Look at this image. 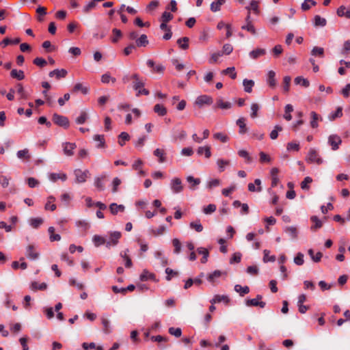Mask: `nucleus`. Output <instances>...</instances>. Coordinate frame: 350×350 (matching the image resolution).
I'll list each match as a JSON object with an SVG mask.
<instances>
[{"instance_id":"46","label":"nucleus","mask_w":350,"mask_h":350,"mask_svg":"<svg viewBox=\"0 0 350 350\" xmlns=\"http://www.w3.org/2000/svg\"><path fill=\"white\" fill-rule=\"evenodd\" d=\"M82 347L83 348L84 350H88V349H94L96 350H103V347H102L100 345L96 346V345L94 342H90V343L83 342L82 344Z\"/></svg>"},{"instance_id":"54","label":"nucleus","mask_w":350,"mask_h":350,"mask_svg":"<svg viewBox=\"0 0 350 350\" xmlns=\"http://www.w3.org/2000/svg\"><path fill=\"white\" fill-rule=\"evenodd\" d=\"M293 111V107L291 105L288 104L285 106V113L284 114V118L287 120L290 121L292 119V116L291 115V113Z\"/></svg>"},{"instance_id":"8","label":"nucleus","mask_w":350,"mask_h":350,"mask_svg":"<svg viewBox=\"0 0 350 350\" xmlns=\"http://www.w3.org/2000/svg\"><path fill=\"white\" fill-rule=\"evenodd\" d=\"M170 187L174 193H180L183 190L182 181L179 178H174L172 179L170 183Z\"/></svg>"},{"instance_id":"2","label":"nucleus","mask_w":350,"mask_h":350,"mask_svg":"<svg viewBox=\"0 0 350 350\" xmlns=\"http://www.w3.org/2000/svg\"><path fill=\"white\" fill-rule=\"evenodd\" d=\"M306 161L310 163H316L317 165H321L323 163V161L320 157L318 152L314 148H310L308 152V154L306 157Z\"/></svg>"},{"instance_id":"28","label":"nucleus","mask_w":350,"mask_h":350,"mask_svg":"<svg viewBox=\"0 0 350 350\" xmlns=\"http://www.w3.org/2000/svg\"><path fill=\"white\" fill-rule=\"evenodd\" d=\"M245 119L244 118H239L237 120V124L239 127V133L245 134L247 131V129L245 124Z\"/></svg>"},{"instance_id":"49","label":"nucleus","mask_w":350,"mask_h":350,"mask_svg":"<svg viewBox=\"0 0 350 350\" xmlns=\"http://www.w3.org/2000/svg\"><path fill=\"white\" fill-rule=\"evenodd\" d=\"M18 158L21 159H25L28 161L30 159L28 149L25 148L23 150H18L16 153Z\"/></svg>"},{"instance_id":"44","label":"nucleus","mask_w":350,"mask_h":350,"mask_svg":"<svg viewBox=\"0 0 350 350\" xmlns=\"http://www.w3.org/2000/svg\"><path fill=\"white\" fill-rule=\"evenodd\" d=\"M284 232L286 233H287L292 239H296L297 237V230L296 227H294V226L286 227L284 229Z\"/></svg>"},{"instance_id":"47","label":"nucleus","mask_w":350,"mask_h":350,"mask_svg":"<svg viewBox=\"0 0 350 350\" xmlns=\"http://www.w3.org/2000/svg\"><path fill=\"white\" fill-rule=\"evenodd\" d=\"M130 139V135L126 132H122L118 136V144L123 146L126 141Z\"/></svg>"},{"instance_id":"7","label":"nucleus","mask_w":350,"mask_h":350,"mask_svg":"<svg viewBox=\"0 0 350 350\" xmlns=\"http://www.w3.org/2000/svg\"><path fill=\"white\" fill-rule=\"evenodd\" d=\"M53 121L55 124L58 126L68 128L69 126V120L67 117L59 115L57 113H54L53 116Z\"/></svg>"},{"instance_id":"17","label":"nucleus","mask_w":350,"mask_h":350,"mask_svg":"<svg viewBox=\"0 0 350 350\" xmlns=\"http://www.w3.org/2000/svg\"><path fill=\"white\" fill-rule=\"evenodd\" d=\"M336 14L339 17H345L350 19V9L345 5H340L336 10Z\"/></svg>"},{"instance_id":"10","label":"nucleus","mask_w":350,"mask_h":350,"mask_svg":"<svg viewBox=\"0 0 350 350\" xmlns=\"http://www.w3.org/2000/svg\"><path fill=\"white\" fill-rule=\"evenodd\" d=\"M107 178V175L105 174H103L100 175V176H97L94 179V186L97 189L98 191H102L105 189V181Z\"/></svg>"},{"instance_id":"45","label":"nucleus","mask_w":350,"mask_h":350,"mask_svg":"<svg viewBox=\"0 0 350 350\" xmlns=\"http://www.w3.org/2000/svg\"><path fill=\"white\" fill-rule=\"evenodd\" d=\"M234 291L240 294L241 296H243L245 294H247L250 292V288L248 286H242L239 284H236L234 286Z\"/></svg>"},{"instance_id":"9","label":"nucleus","mask_w":350,"mask_h":350,"mask_svg":"<svg viewBox=\"0 0 350 350\" xmlns=\"http://www.w3.org/2000/svg\"><path fill=\"white\" fill-rule=\"evenodd\" d=\"M262 299V296L260 295H258L256 298L247 299L246 301V305L247 306H259L261 308H263L266 304L265 302L261 301Z\"/></svg>"},{"instance_id":"21","label":"nucleus","mask_w":350,"mask_h":350,"mask_svg":"<svg viewBox=\"0 0 350 350\" xmlns=\"http://www.w3.org/2000/svg\"><path fill=\"white\" fill-rule=\"evenodd\" d=\"M216 107L221 109H228L232 107V103L228 101H224L221 98H219L216 101Z\"/></svg>"},{"instance_id":"23","label":"nucleus","mask_w":350,"mask_h":350,"mask_svg":"<svg viewBox=\"0 0 350 350\" xmlns=\"http://www.w3.org/2000/svg\"><path fill=\"white\" fill-rule=\"evenodd\" d=\"M266 51L263 49H256L250 52L249 55L253 59H256L259 57L264 55Z\"/></svg>"},{"instance_id":"15","label":"nucleus","mask_w":350,"mask_h":350,"mask_svg":"<svg viewBox=\"0 0 350 350\" xmlns=\"http://www.w3.org/2000/svg\"><path fill=\"white\" fill-rule=\"evenodd\" d=\"M67 73L65 69H55L51 71L49 75L50 77H55L57 79H59L66 77Z\"/></svg>"},{"instance_id":"43","label":"nucleus","mask_w":350,"mask_h":350,"mask_svg":"<svg viewBox=\"0 0 350 350\" xmlns=\"http://www.w3.org/2000/svg\"><path fill=\"white\" fill-rule=\"evenodd\" d=\"M189 226L191 229L195 230L198 232H200L203 230V226L201 224L200 221L199 219L191 221L189 224Z\"/></svg>"},{"instance_id":"22","label":"nucleus","mask_w":350,"mask_h":350,"mask_svg":"<svg viewBox=\"0 0 350 350\" xmlns=\"http://www.w3.org/2000/svg\"><path fill=\"white\" fill-rule=\"evenodd\" d=\"M197 252L199 254L202 255L201 262L203 264L206 263L209 256V251L205 247H200L197 249Z\"/></svg>"},{"instance_id":"13","label":"nucleus","mask_w":350,"mask_h":350,"mask_svg":"<svg viewBox=\"0 0 350 350\" xmlns=\"http://www.w3.org/2000/svg\"><path fill=\"white\" fill-rule=\"evenodd\" d=\"M310 126L312 129H316L319 126V122L322 121V118L320 115L317 113L315 111L310 112Z\"/></svg>"},{"instance_id":"40","label":"nucleus","mask_w":350,"mask_h":350,"mask_svg":"<svg viewBox=\"0 0 350 350\" xmlns=\"http://www.w3.org/2000/svg\"><path fill=\"white\" fill-rule=\"evenodd\" d=\"M310 220L314 224V225L311 226L312 230H316L323 226L322 221L317 216L311 217Z\"/></svg>"},{"instance_id":"64","label":"nucleus","mask_w":350,"mask_h":350,"mask_svg":"<svg viewBox=\"0 0 350 350\" xmlns=\"http://www.w3.org/2000/svg\"><path fill=\"white\" fill-rule=\"evenodd\" d=\"M312 182V178L307 176L301 183V188L303 190H308L310 189L309 185Z\"/></svg>"},{"instance_id":"18","label":"nucleus","mask_w":350,"mask_h":350,"mask_svg":"<svg viewBox=\"0 0 350 350\" xmlns=\"http://www.w3.org/2000/svg\"><path fill=\"white\" fill-rule=\"evenodd\" d=\"M279 173V169L277 167H273L271 170L270 174L271 177V187H276L279 183V178L278 174Z\"/></svg>"},{"instance_id":"52","label":"nucleus","mask_w":350,"mask_h":350,"mask_svg":"<svg viewBox=\"0 0 350 350\" xmlns=\"http://www.w3.org/2000/svg\"><path fill=\"white\" fill-rule=\"evenodd\" d=\"M342 116V109L340 107H338L336 110L330 113L328 116L329 120L333 121L337 118H340Z\"/></svg>"},{"instance_id":"20","label":"nucleus","mask_w":350,"mask_h":350,"mask_svg":"<svg viewBox=\"0 0 350 350\" xmlns=\"http://www.w3.org/2000/svg\"><path fill=\"white\" fill-rule=\"evenodd\" d=\"M49 178L53 182H56L59 179L65 181L67 179V175L65 173H51Z\"/></svg>"},{"instance_id":"27","label":"nucleus","mask_w":350,"mask_h":350,"mask_svg":"<svg viewBox=\"0 0 350 350\" xmlns=\"http://www.w3.org/2000/svg\"><path fill=\"white\" fill-rule=\"evenodd\" d=\"M20 42H21V39L19 38H14L13 40L10 39L8 38H5V39H3L0 42V45H1V47L5 48L8 44H17Z\"/></svg>"},{"instance_id":"29","label":"nucleus","mask_w":350,"mask_h":350,"mask_svg":"<svg viewBox=\"0 0 350 350\" xmlns=\"http://www.w3.org/2000/svg\"><path fill=\"white\" fill-rule=\"evenodd\" d=\"M197 153L199 155L204 154L206 158H210L211 156V148L208 146H200L198 148Z\"/></svg>"},{"instance_id":"11","label":"nucleus","mask_w":350,"mask_h":350,"mask_svg":"<svg viewBox=\"0 0 350 350\" xmlns=\"http://www.w3.org/2000/svg\"><path fill=\"white\" fill-rule=\"evenodd\" d=\"M226 340V337L224 336H220L218 338V342L215 344L210 343L205 340H202L200 341V345L202 347H208V348H219L220 345Z\"/></svg>"},{"instance_id":"33","label":"nucleus","mask_w":350,"mask_h":350,"mask_svg":"<svg viewBox=\"0 0 350 350\" xmlns=\"http://www.w3.org/2000/svg\"><path fill=\"white\" fill-rule=\"evenodd\" d=\"M30 288L32 291H38V290L43 291V290L46 289L47 284L45 282H42V283L40 284L38 282H32L31 283Z\"/></svg>"},{"instance_id":"24","label":"nucleus","mask_w":350,"mask_h":350,"mask_svg":"<svg viewBox=\"0 0 350 350\" xmlns=\"http://www.w3.org/2000/svg\"><path fill=\"white\" fill-rule=\"evenodd\" d=\"M135 44V47H145L147 46L148 44L147 36L145 34L141 35L140 37L136 40Z\"/></svg>"},{"instance_id":"39","label":"nucleus","mask_w":350,"mask_h":350,"mask_svg":"<svg viewBox=\"0 0 350 350\" xmlns=\"http://www.w3.org/2000/svg\"><path fill=\"white\" fill-rule=\"evenodd\" d=\"M154 111L160 116H164L167 113L166 108L160 104H157L154 107Z\"/></svg>"},{"instance_id":"60","label":"nucleus","mask_w":350,"mask_h":350,"mask_svg":"<svg viewBox=\"0 0 350 350\" xmlns=\"http://www.w3.org/2000/svg\"><path fill=\"white\" fill-rule=\"evenodd\" d=\"M81 92L83 94H86L88 92V89L86 87H84L82 83H77L75 85L73 88V92Z\"/></svg>"},{"instance_id":"35","label":"nucleus","mask_w":350,"mask_h":350,"mask_svg":"<svg viewBox=\"0 0 350 350\" xmlns=\"http://www.w3.org/2000/svg\"><path fill=\"white\" fill-rule=\"evenodd\" d=\"M327 24L326 19L322 18L319 15H316L314 17V25L315 27H325Z\"/></svg>"},{"instance_id":"42","label":"nucleus","mask_w":350,"mask_h":350,"mask_svg":"<svg viewBox=\"0 0 350 350\" xmlns=\"http://www.w3.org/2000/svg\"><path fill=\"white\" fill-rule=\"evenodd\" d=\"M189 39L187 37H183L181 38H179L177 40V44L179 45L180 48L186 50L189 48Z\"/></svg>"},{"instance_id":"51","label":"nucleus","mask_w":350,"mask_h":350,"mask_svg":"<svg viewBox=\"0 0 350 350\" xmlns=\"http://www.w3.org/2000/svg\"><path fill=\"white\" fill-rule=\"evenodd\" d=\"M49 233L50 234V241H59L61 239V237L58 234H55V228L53 226H51L48 229Z\"/></svg>"},{"instance_id":"12","label":"nucleus","mask_w":350,"mask_h":350,"mask_svg":"<svg viewBox=\"0 0 350 350\" xmlns=\"http://www.w3.org/2000/svg\"><path fill=\"white\" fill-rule=\"evenodd\" d=\"M213 103V98L208 95H201L198 96L195 102V104L200 107H202L204 105H211Z\"/></svg>"},{"instance_id":"56","label":"nucleus","mask_w":350,"mask_h":350,"mask_svg":"<svg viewBox=\"0 0 350 350\" xmlns=\"http://www.w3.org/2000/svg\"><path fill=\"white\" fill-rule=\"evenodd\" d=\"M221 301H228V298L226 295H216L214 296V297L211 300V303L212 304H215L216 303H220Z\"/></svg>"},{"instance_id":"55","label":"nucleus","mask_w":350,"mask_h":350,"mask_svg":"<svg viewBox=\"0 0 350 350\" xmlns=\"http://www.w3.org/2000/svg\"><path fill=\"white\" fill-rule=\"evenodd\" d=\"M229 164H230V161L229 160H224V159H219L217 161V165L218 166L219 171L221 172L224 171L225 167L226 166H228Z\"/></svg>"},{"instance_id":"3","label":"nucleus","mask_w":350,"mask_h":350,"mask_svg":"<svg viewBox=\"0 0 350 350\" xmlns=\"http://www.w3.org/2000/svg\"><path fill=\"white\" fill-rule=\"evenodd\" d=\"M25 256L31 260H36L39 258L40 252L35 245L29 244L25 248Z\"/></svg>"},{"instance_id":"34","label":"nucleus","mask_w":350,"mask_h":350,"mask_svg":"<svg viewBox=\"0 0 350 350\" xmlns=\"http://www.w3.org/2000/svg\"><path fill=\"white\" fill-rule=\"evenodd\" d=\"M243 85L244 87V90L247 93H250L252 91V88L254 85V81L253 80L245 79L243 81Z\"/></svg>"},{"instance_id":"1","label":"nucleus","mask_w":350,"mask_h":350,"mask_svg":"<svg viewBox=\"0 0 350 350\" xmlns=\"http://www.w3.org/2000/svg\"><path fill=\"white\" fill-rule=\"evenodd\" d=\"M131 78L133 80V88L137 92V96H139L142 94L147 96L150 94V92L144 88L145 85L144 81L138 74L135 73L132 75Z\"/></svg>"},{"instance_id":"59","label":"nucleus","mask_w":350,"mask_h":350,"mask_svg":"<svg viewBox=\"0 0 350 350\" xmlns=\"http://www.w3.org/2000/svg\"><path fill=\"white\" fill-rule=\"evenodd\" d=\"M42 223L43 219L40 217L31 218L29 220V224L33 228H38Z\"/></svg>"},{"instance_id":"58","label":"nucleus","mask_w":350,"mask_h":350,"mask_svg":"<svg viewBox=\"0 0 350 350\" xmlns=\"http://www.w3.org/2000/svg\"><path fill=\"white\" fill-rule=\"evenodd\" d=\"M317 2L314 0H305L301 4V9L304 11L308 10L312 6L316 5Z\"/></svg>"},{"instance_id":"32","label":"nucleus","mask_w":350,"mask_h":350,"mask_svg":"<svg viewBox=\"0 0 350 350\" xmlns=\"http://www.w3.org/2000/svg\"><path fill=\"white\" fill-rule=\"evenodd\" d=\"M254 183L255 185H256L258 186L257 188H256L254 184L253 183H249L248 184V190L250 191H252V192H254V191H258V192H260L262 191V187L260 186L261 185V180L260 179H256L254 180Z\"/></svg>"},{"instance_id":"6","label":"nucleus","mask_w":350,"mask_h":350,"mask_svg":"<svg viewBox=\"0 0 350 350\" xmlns=\"http://www.w3.org/2000/svg\"><path fill=\"white\" fill-rule=\"evenodd\" d=\"M327 144L331 146L332 150L336 151L342 144V139L338 135L332 134L328 137Z\"/></svg>"},{"instance_id":"31","label":"nucleus","mask_w":350,"mask_h":350,"mask_svg":"<svg viewBox=\"0 0 350 350\" xmlns=\"http://www.w3.org/2000/svg\"><path fill=\"white\" fill-rule=\"evenodd\" d=\"M93 139L95 142H98V144L96 145L98 148H105V140L103 135H95L93 137Z\"/></svg>"},{"instance_id":"19","label":"nucleus","mask_w":350,"mask_h":350,"mask_svg":"<svg viewBox=\"0 0 350 350\" xmlns=\"http://www.w3.org/2000/svg\"><path fill=\"white\" fill-rule=\"evenodd\" d=\"M267 82L270 88H275L276 85L275 72L273 70H269L267 73Z\"/></svg>"},{"instance_id":"5","label":"nucleus","mask_w":350,"mask_h":350,"mask_svg":"<svg viewBox=\"0 0 350 350\" xmlns=\"http://www.w3.org/2000/svg\"><path fill=\"white\" fill-rule=\"evenodd\" d=\"M122 234L120 232L114 231L111 232L109 233V237L108 240H106V247L109 248L111 247L116 246L118 242L119 239L121 238Z\"/></svg>"},{"instance_id":"61","label":"nucleus","mask_w":350,"mask_h":350,"mask_svg":"<svg viewBox=\"0 0 350 350\" xmlns=\"http://www.w3.org/2000/svg\"><path fill=\"white\" fill-rule=\"evenodd\" d=\"M213 137L223 143L227 142L229 140L228 135L223 133H216L213 135Z\"/></svg>"},{"instance_id":"36","label":"nucleus","mask_w":350,"mask_h":350,"mask_svg":"<svg viewBox=\"0 0 350 350\" xmlns=\"http://www.w3.org/2000/svg\"><path fill=\"white\" fill-rule=\"evenodd\" d=\"M154 257L160 260L162 266H165L167 265V258L163 255L161 251H156L154 252Z\"/></svg>"},{"instance_id":"50","label":"nucleus","mask_w":350,"mask_h":350,"mask_svg":"<svg viewBox=\"0 0 350 350\" xmlns=\"http://www.w3.org/2000/svg\"><path fill=\"white\" fill-rule=\"evenodd\" d=\"M221 271L219 270L214 271L207 276V280L211 283H214L217 278H219L221 275Z\"/></svg>"},{"instance_id":"4","label":"nucleus","mask_w":350,"mask_h":350,"mask_svg":"<svg viewBox=\"0 0 350 350\" xmlns=\"http://www.w3.org/2000/svg\"><path fill=\"white\" fill-rule=\"evenodd\" d=\"M74 174L77 183H83L86 181L87 178H89L90 173L88 170L83 171L81 169H76L74 170Z\"/></svg>"},{"instance_id":"25","label":"nucleus","mask_w":350,"mask_h":350,"mask_svg":"<svg viewBox=\"0 0 350 350\" xmlns=\"http://www.w3.org/2000/svg\"><path fill=\"white\" fill-rule=\"evenodd\" d=\"M55 201V197L53 196H50L47 198V202L45 204L44 208L46 210H50L51 211H53L56 209V205L54 204V202Z\"/></svg>"},{"instance_id":"41","label":"nucleus","mask_w":350,"mask_h":350,"mask_svg":"<svg viewBox=\"0 0 350 350\" xmlns=\"http://www.w3.org/2000/svg\"><path fill=\"white\" fill-rule=\"evenodd\" d=\"M308 253L311 257L312 260L315 262H319L323 256V254L320 252H318L316 254H314V250L312 249L308 250Z\"/></svg>"},{"instance_id":"63","label":"nucleus","mask_w":350,"mask_h":350,"mask_svg":"<svg viewBox=\"0 0 350 350\" xmlns=\"http://www.w3.org/2000/svg\"><path fill=\"white\" fill-rule=\"evenodd\" d=\"M88 118V113L85 111H81L80 116L76 118V122L78 124H82L85 122Z\"/></svg>"},{"instance_id":"14","label":"nucleus","mask_w":350,"mask_h":350,"mask_svg":"<svg viewBox=\"0 0 350 350\" xmlns=\"http://www.w3.org/2000/svg\"><path fill=\"white\" fill-rule=\"evenodd\" d=\"M77 146L75 143L66 142L63 144L64 152L67 156H72L74 154V150Z\"/></svg>"},{"instance_id":"16","label":"nucleus","mask_w":350,"mask_h":350,"mask_svg":"<svg viewBox=\"0 0 350 350\" xmlns=\"http://www.w3.org/2000/svg\"><path fill=\"white\" fill-rule=\"evenodd\" d=\"M187 181L189 184V188L192 190H195L201 183L200 178H194L192 176H188L187 177Z\"/></svg>"},{"instance_id":"62","label":"nucleus","mask_w":350,"mask_h":350,"mask_svg":"<svg viewBox=\"0 0 350 350\" xmlns=\"http://www.w3.org/2000/svg\"><path fill=\"white\" fill-rule=\"evenodd\" d=\"M295 83L297 85H301L304 87H308L310 85V82L306 79L303 78L302 77H297L295 79Z\"/></svg>"},{"instance_id":"57","label":"nucleus","mask_w":350,"mask_h":350,"mask_svg":"<svg viewBox=\"0 0 350 350\" xmlns=\"http://www.w3.org/2000/svg\"><path fill=\"white\" fill-rule=\"evenodd\" d=\"M241 29H243V30H246V31H249L252 35H256V29H255V27H254V26L252 23H245V25L241 26Z\"/></svg>"},{"instance_id":"37","label":"nucleus","mask_w":350,"mask_h":350,"mask_svg":"<svg viewBox=\"0 0 350 350\" xmlns=\"http://www.w3.org/2000/svg\"><path fill=\"white\" fill-rule=\"evenodd\" d=\"M10 76L12 78L16 79L18 80H23L25 78L24 72L21 70H18L16 69L12 70V71L10 72Z\"/></svg>"},{"instance_id":"26","label":"nucleus","mask_w":350,"mask_h":350,"mask_svg":"<svg viewBox=\"0 0 350 350\" xmlns=\"http://www.w3.org/2000/svg\"><path fill=\"white\" fill-rule=\"evenodd\" d=\"M156 276L154 273L149 272L147 270H144L142 273L140 275V280L142 281H147L149 280H156Z\"/></svg>"},{"instance_id":"30","label":"nucleus","mask_w":350,"mask_h":350,"mask_svg":"<svg viewBox=\"0 0 350 350\" xmlns=\"http://www.w3.org/2000/svg\"><path fill=\"white\" fill-rule=\"evenodd\" d=\"M124 208V206L122 204L118 205L116 203H112L109 206L110 211L113 215H116L118 212H123Z\"/></svg>"},{"instance_id":"53","label":"nucleus","mask_w":350,"mask_h":350,"mask_svg":"<svg viewBox=\"0 0 350 350\" xmlns=\"http://www.w3.org/2000/svg\"><path fill=\"white\" fill-rule=\"evenodd\" d=\"M224 3L225 0H217L216 1H213L211 5V11L215 12L220 10L221 5Z\"/></svg>"},{"instance_id":"38","label":"nucleus","mask_w":350,"mask_h":350,"mask_svg":"<svg viewBox=\"0 0 350 350\" xmlns=\"http://www.w3.org/2000/svg\"><path fill=\"white\" fill-rule=\"evenodd\" d=\"M154 155L159 158V163H163L165 161L166 159L165 157V151L160 148H157L154 150L153 152Z\"/></svg>"},{"instance_id":"48","label":"nucleus","mask_w":350,"mask_h":350,"mask_svg":"<svg viewBox=\"0 0 350 350\" xmlns=\"http://www.w3.org/2000/svg\"><path fill=\"white\" fill-rule=\"evenodd\" d=\"M112 34L113 36L111 37V42L113 43L117 42L122 36V31L116 28L113 29Z\"/></svg>"}]
</instances>
